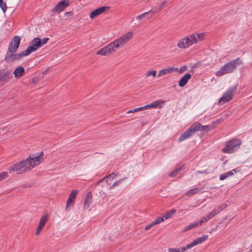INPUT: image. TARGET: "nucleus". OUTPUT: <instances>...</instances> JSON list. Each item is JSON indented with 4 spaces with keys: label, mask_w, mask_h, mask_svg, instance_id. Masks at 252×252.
Instances as JSON below:
<instances>
[{
    "label": "nucleus",
    "mask_w": 252,
    "mask_h": 252,
    "mask_svg": "<svg viewBox=\"0 0 252 252\" xmlns=\"http://www.w3.org/2000/svg\"><path fill=\"white\" fill-rule=\"evenodd\" d=\"M44 154L42 152L36 157H29L25 160L18 161L8 168L10 173L16 172L18 174H23L30 171L44 161Z\"/></svg>",
    "instance_id": "nucleus-1"
},
{
    "label": "nucleus",
    "mask_w": 252,
    "mask_h": 252,
    "mask_svg": "<svg viewBox=\"0 0 252 252\" xmlns=\"http://www.w3.org/2000/svg\"><path fill=\"white\" fill-rule=\"evenodd\" d=\"M133 36V32H127L98 50L96 54L97 55L109 56L116 52L120 48H123L131 41Z\"/></svg>",
    "instance_id": "nucleus-2"
},
{
    "label": "nucleus",
    "mask_w": 252,
    "mask_h": 252,
    "mask_svg": "<svg viewBox=\"0 0 252 252\" xmlns=\"http://www.w3.org/2000/svg\"><path fill=\"white\" fill-rule=\"evenodd\" d=\"M21 38L19 36H15L12 41L10 43L8 51L5 57V60L6 62H13L14 61H19L21 59L25 57V55H22V52L14 54L18 48Z\"/></svg>",
    "instance_id": "nucleus-3"
},
{
    "label": "nucleus",
    "mask_w": 252,
    "mask_h": 252,
    "mask_svg": "<svg viewBox=\"0 0 252 252\" xmlns=\"http://www.w3.org/2000/svg\"><path fill=\"white\" fill-rule=\"evenodd\" d=\"M204 38V33H196L189 34L180 38L177 42V46L182 50H185L192 45L202 41Z\"/></svg>",
    "instance_id": "nucleus-4"
},
{
    "label": "nucleus",
    "mask_w": 252,
    "mask_h": 252,
    "mask_svg": "<svg viewBox=\"0 0 252 252\" xmlns=\"http://www.w3.org/2000/svg\"><path fill=\"white\" fill-rule=\"evenodd\" d=\"M241 144L240 140L234 139L227 142L222 151L225 153L231 154L237 151Z\"/></svg>",
    "instance_id": "nucleus-5"
},
{
    "label": "nucleus",
    "mask_w": 252,
    "mask_h": 252,
    "mask_svg": "<svg viewBox=\"0 0 252 252\" xmlns=\"http://www.w3.org/2000/svg\"><path fill=\"white\" fill-rule=\"evenodd\" d=\"M40 47L39 38L36 37L31 41L30 45L28 47L26 50L22 52V55H25V57L27 56Z\"/></svg>",
    "instance_id": "nucleus-6"
},
{
    "label": "nucleus",
    "mask_w": 252,
    "mask_h": 252,
    "mask_svg": "<svg viewBox=\"0 0 252 252\" xmlns=\"http://www.w3.org/2000/svg\"><path fill=\"white\" fill-rule=\"evenodd\" d=\"M236 87H233L229 89L220 99L219 104L221 105L224 103L229 101L232 98L233 94L236 92Z\"/></svg>",
    "instance_id": "nucleus-7"
},
{
    "label": "nucleus",
    "mask_w": 252,
    "mask_h": 252,
    "mask_svg": "<svg viewBox=\"0 0 252 252\" xmlns=\"http://www.w3.org/2000/svg\"><path fill=\"white\" fill-rule=\"evenodd\" d=\"M236 67L235 64H225L220 70L216 72V75L218 76L232 71Z\"/></svg>",
    "instance_id": "nucleus-8"
},
{
    "label": "nucleus",
    "mask_w": 252,
    "mask_h": 252,
    "mask_svg": "<svg viewBox=\"0 0 252 252\" xmlns=\"http://www.w3.org/2000/svg\"><path fill=\"white\" fill-rule=\"evenodd\" d=\"M68 1L64 0L59 2L52 9V11L55 13H59L63 11L65 7L68 6Z\"/></svg>",
    "instance_id": "nucleus-9"
},
{
    "label": "nucleus",
    "mask_w": 252,
    "mask_h": 252,
    "mask_svg": "<svg viewBox=\"0 0 252 252\" xmlns=\"http://www.w3.org/2000/svg\"><path fill=\"white\" fill-rule=\"evenodd\" d=\"M48 220V215L45 214L42 215L40 219L36 231L35 232V235L38 236L42 230V229L44 227L46 223Z\"/></svg>",
    "instance_id": "nucleus-10"
},
{
    "label": "nucleus",
    "mask_w": 252,
    "mask_h": 252,
    "mask_svg": "<svg viewBox=\"0 0 252 252\" xmlns=\"http://www.w3.org/2000/svg\"><path fill=\"white\" fill-rule=\"evenodd\" d=\"M109 9L108 6H102L99 8L96 9L90 14V18L91 19H94L99 15L106 12Z\"/></svg>",
    "instance_id": "nucleus-11"
},
{
    "label": "nucleus",
    "mask_w": 252,
    "mask_h": 252,
    "mask_svg": "<svg viewBox=\"0 0 252 252\" xmlns=\"http://www.w3.org/2000/svg\"><path fill=\"white\" fill-rule=\"evenodd\" d=\"M208 239V235H203L201 237L197 238L196 240L193 241L192 243L187 245V248L190 249L191 248L203 243L205 242Z\"/></svg>",
    "instance_id": "nucleus-12"
},
{
    "label": "nucleus",
    "mask_w": 252,
    "mask_h": 252,
    "mask_svg": "<svg viewBox=\"0 0 252 252\" xmlns=\"http://www.w3.org/2000/svg\"><path fill=\"white\" fill-rule=\"evenodd\" d=\"M165 101L163 100H158L152 102L149 104L150 108H161L164 105Z\"/></svg>",
    "instance_id": "nucleus-13"
},
{
    "label": "nucleus",
    "mask_w": 252,
    "mask_h": 252,
    "mask_svg": "<svg viewBox=\"0 0 252 252\" xmlns=\"http://www.w3.org/2000/svg\"><path fill=\"white\" fill-rule=\"evenodd\" d=\"M191 75L190 74H186L183 76L179 82V86L181 87H184L188 83V81L190 79Z\"/></svg>",
    "instance_id": "nucleus-14"
},
{
    "label": "nucleus",
    "mask_w": 252,
    "mask_h": 252,
    "mask_svg": "<svg viewBox=\"0 0 252 252\" xmlns=\"http://www.w3.org/2000/svg\"><path fill=\"white\" fill-rule=\"evenodd\" d=\"M25 73V69L22 66H19L16 68L13 72L14 77L19 78L22 77Z\"/></svg>",
    "instance_id": "nucleus-15"
},
{
    "label": "nucleus",
    "mask_w": 252,
    "mask_h": 252,
    "mask_svg": "<svg viewBox=\"0 0 252 252\" xmlns=\"http://www.w3.org/2000/svg\"><path fill=\"white\" fill-rule=\"evenodd\" d=\"M193 134L189 130L188 128L185 132L182 134L180 137L178 139V142H180L184 140H185L191 136H192Z\"/></svg>",
    "instance_id": "nucleus-16"
},
{
    "label": "nucleus",
    "mask_w": 252,
    "mask_h": 252,
    "mask_svg": "<svg viewBox=\"0 0 252 252\" xmlns=\"http://www.w3.org/2000/svg\"><path fill=\"white\" fill-rule=\"evenodd\" d=\"M201 127L202 125L199 123L196 122L192 125L189 129L194 134L195 132L201 130Z\"/></svg>",
    "instance_id": "nucleus-17"
},
{
    "label": "nucleus",
    "mask_w": 252,
    "mask_h": 252,
    "mask_svg": "<svg viewBox=\"0 0 252 252\" xmlns=\"http://www.w3.org/2000/svg\"><path fill=\"white\" fill-rule=\"evenodd\" d=\"M92 194L91 192H89L87 193L86 197L84 203V208L85 209H87L89 207L90 204L92 203Z\"/></svg>",
    "instance_id": "nucleus-18"
},
{
    "label": "nucleus",
    "mask_w": 252,
    "mask_h": 252,
    "mask_svg": "<svg viewBox=\"0 0 252 252\" xmlns=\"http://www.w3.org/2000/svg\"><path fill=\"white\" fill-rule=\"evenodd\" d=\"M10 72L8 71L0 70V82L7 80L9 78Z\"/></svg>",
    "instance_id": "nucleus-19"
},
{
    "label": "nucleus",
    "mask_w": 252,
    "mask_h": 252,
    "mask_svg": "<svg viewBox=\"0 0 252 252\" xmlns=\"http://www.w3.org/2000/svg\"><path fill=\"white\" fill-rule=\"evenodd\" d=\"M174 70V68L173 67H169L167 68H164L161 70L158 74V77H160L163 75L168 74L170 72H173Z\"/></svg>",
    "instance_id": "nucleus-20"
},
{
    "label": "nucleus",
    "mask_w": 252,
    "mask_h": 252,
    "mask_svg": "<svg viewBox=\"0 0 252 252\" xmlns=\"http://www.w3.org/2000/svg\"><path fill=\"white\" fill-rule=\"evenodd\" d=\"M202 188H194L189 190L187 191L185 193V195L188 196H191L198 192L201 191Z\"/></svg>",
    "instance_id": "nucleus-21"
},
{
    "label": "nucleus",
    "mask_w": 252,
    "mask_h": 252,
    "mask_svg": "<svg viewBox=\"0 0 252 252\" xmlns=\"http://www.w3.org/2000/svg\"><path fill=\"white\" fill-rule=\"evenodd\" d=\"M189 249L187 248V246L185 247L179 248H169L168 252H185Z\"/></svg>",
    "instance_id": "nucleus-22"
},
{
    "label": "nucleus",
    "mask_w": 252,
    "mask_h": 252,
    "mask_svg": "<svg viewBox=\"0 0 252 252\" xmlns=\"http://www.w3.org/2000/svg\"><path fill=\"white\" fill-rule=\"evenodd\" d=\"M198 225H199L198 222L197 221H194L190 224H189V225H188L187 227H185L184 229V231H187L189 230L192 229L193 228L197 227Z\"/></svg>",
    "instance_id": "nucleus-23"
},
{
    "label": "nucleus",
    "mask_w": 252,
    "mask_h": 252,
    "mask_svg": "<svg viewBox=\"0 0 252 252\" xmlns=\"http://www.w3.org/2000/svg\"><path fill=\"white\" fill-rule=\"evenodd\" d=\"M176 212V210L175 209H171L168 211H167L164 215L163 216V217H164L165 219V220H167L169 218H170V217H171V216L174 214Z\"/></svg>",
    "instance_id": "nucleus-24"
},
{
    "label": "nucleus",
    "mask_w": 252,
    "mask_h": 252,
    "mask_svg": "<svg viewBox=\"0 0 252 252\" xmlns=\"http://www.w3.org/2000/svg\"><path fill=\"white\" fill-rule=\"evenodd\" d=\"M233 175V173L232 171H229L226 173H224L223 174H221L220 176V180H224L226 178H228L229 176H232Z\"/></svg>",
    "instance_id": "nucleus-25"
},
{
    "label": "nucleus",
    "mask_w": 252,
    "mask_h": 252,
    "mask_svg": "<svg viewBox=\"0 0 252 252\" xmlns=\"http://www.w3.org/2000/svg\"><path fill=\"white\" fill-rule=\"evenodd\" d=\"M74 200L71 199L70 198H68V200L66 203L65 209L68 210V208L70 206H72L74 204Z\"/></svg>",
    "instance_id": "nucleus-26"
},
{
    "label": "nucleus",
    "mask_w": 252,
    "mask_h": 252,
    "mask_svg": "<svg viewBox=\"0 0 252 252\" xmlns=\"http://www.w3.org/2000/svg\"><path fill=\"white\" fill-rule=\"evenodd\" d=\"M8 175V173L7 171H3L0 172V182L6 179Z\"/></svg>",
    "instance_id": "nucleus-27"
},
{
    "label": "nucleus",
    "mask_w": 252,
    "mask_h": 252,
    "mask_svg": "<svg viewBox=\"0 0 252 252\" xmlns=\"http://www.w3.org/2000/svg\"><path fill=\"white\" fill-rule=\"evenodd\" d=\"M78 193V190L76 189L72 190L69 196V198L75 200Z\"/></svg>",
    "instance_id": "nucleus-28"
},
{
    "label": "nucleus",
    "mask_w": 252,
    "mask_h": 252,
    "mask_svg": "<svg viewBox=\"0 0 252 252\" xmlns=\"http://www.w3.org/2000/svg\"><path fill=\"white\" fill-rule=\"evenodd\" d=\"M156 71L155 70H148L145 75L147 77H149V76H150L151 75H152L153 76V77H155L156 75Z\"/></svg>",
    "instance_id": "nucleus-29"
},
{
    "label": "nucleus",
    "mask_w": 252,
    "mask_h": 252,
    "mask_svg": "<svg viewBox=\"0 0 252 252\" xmlns=\"http://www.w3.org/2000/svg\"><path fill=\"white\" fill-rule=\"evenodd\" d=\"M0 7L3 12H5L7 9L6 5L3 0H0Z\"/></svg>",
    "instance_id": "nucleus-30"
},
{
    "label": "nucleus",
    "mask_w": 252,
    "mask_h": 252,
    "mask_svg": "<svg viewBox=\"0 0 252 252\" xmlns=\"http://www.w3.org/2000/svg\"><path fill=\"white\" fill-rule=\"evenodd\" d=\"M215 126H202L201 127V130H207L210 131L214 129Z\"/></svg>",
    "instance_id": "nucleus-31"
},
{
    "label": "nucleus",
    "mask_w": 252,
    "mask_h": 252,
    "mask_svg": "<svg viewBox=\"0 0 252 252\" xmlns=\"http://www.w3.org/2000/svg\"><path fill=\"white\" fill-rule=\"evenodd\" d=\"M149 12H145L144 13H143L141 15H138L136 17V19L137 20L140 21L142 19L145 18L146 16L148 14Z\"/></svg>",
    "instance_id": "nucleus-32"
},
{
    "label": "nucleus",
    "mask_w": 252,
    "mask_h": 252,
    "mask_svg": "<svg viewBox=\"0 0 252 252\" xmlns=\"http://www.w3.org/2000/svg\"><path fill=\"white\" fill-rule=\"evenodd\" d=\"M181 169V168H180L178 169H176L174 170V171H173L172 172H171L169 174L170 177H174L176 176Z\"/></svg>",
    "instance_id": "nucleus-33"
},
{
    "label": "nucleus",
    "mask_w": 252,
    "mask_h": 252,
    "mask_svg": "<svg viewBox=\"0 0 252 252\" xmlns=\"http://www.w3.org/2000/svg\"><path fill=\"white\" fill-rule=\"evenodd\" d=\"M164 221V219L163 217L161 218H157L154 221H153V223H154V224L156 225L157 224L161 223Z\"/></svg>",
    "instance_id": "nucleus-34"
},
{
    "label": "nucleus",
    "mask_w": 252,
    "mask_h": 252,
    "mask_svg": "<svg viewBox=\"0 0 252 252\" xmlns=\"http://www.w3.org/2000/svg\"><path fill=\"white\" fill-rule=\"evenodd\" d=\"M49 38L48 37L44 38L41 40L39 38V42H40L41 47L45 45L49 40Z\"/></svg>",
    "instance_id": "nucleus-35"
},
{
    "label": "nucleus",
    "mask_w": 252,
    "mask_h": 252,
    "mask_svg": "<svg viewBox=\"0 0 252 252\" xmlns=\"http://www.w3.org/2000/svg\"><path fill=\"white\" fill-rule=\"evenodd\" d=\"M208 220H209L208 219V217H203L199 222H198V223L199 224V225H202L203 223H204V222H207Z\"/></svg>",
    "instance_id": "nucleus-36"
},
{
    "label": "nucleus",
    "mask_w": 252,
    "mask_h": 252,
    "mask_svg": "<svg viewBox=\"0 0 252 252\" xmlns=\"http://www.w3.org/2000/svg\"><path fill=\"white\" fill-rule=\"evenodd\" d=\"M227 206V204H220L219 205H218L217 206V208L220 210V211H222L223 210V209H224Z\"/></svg>",
    "instance_id": "nucleus-37"
},
{
    "label": "nucleus",
    "mask_w": 252,
    "mask_h": 252,
    "mask_svg": "<svg viewBox=\"0 0 252 252\" xmlns=\"http://www.w3.org/2000/svg\"><path fill=\"white\" fill-rule=\"evenodd\" d=\"M216 215V214H215V213H214L213 210L210 212L209 213V214L207 215V217H208V219L209 220H210L212 218H213L214 217H215V216Z\"/></svg>",
    "instance_id": "nucleus-38"
},
{
    "label": "nucleus",
    "mask_w": 252,
    "mask_h": 252,
    "mask_svg": "<svg viewBox=\"0 0 252 252\" xmlns=\"http://www.w3.org/2000/svg\"><path fill=\"white\" fill-rule=\"evenodd\" d=\"M139 111H141L140 108L138 107V108H134V109H133L128 111L127 112V113L128 114V113H135V112H137Z\"/></svg>",
    "instance_id": "nucleus-39"
},
{
    "label": "nucleus",
    "mask_w": 252,
    "mask_h": 252,
    "mask_svg": "<svg viewBox=\"0 0 252 252\" xmlns=\"http://www.w3.org/2000/svg\"><path fill=\"white\" fill-rule=\"evenodd\" d=\"M154 225H155L154 223H153V222H152L151 223L147 225V226H146L144 229H145V230H148Z\"/></svg>",
    "instance_id": "nucleus-40"
},
{
    "label": "nucleus",
    "mask_w": 252,
    "mask_h": 252,
    "mask_svg": "<svg viewBox=\"0 0 252 252\" xmlns=\"http://www.w3.org/2000/svg\"><path fill=\"white\" fill-rule=\"evenodd\" d=\"M115 175L114 174H110L107 177H105V178H104L103 179V180H105L106 181H108V179H110L111 178L112 179H113L114 177L115 176Z\"/></svg>",
    "instance_id": "nucleus-41"
},
{
    "label": "nucleus",
    "mask_w": 252,
    "mask_h": 252,
    "mask_svg": "<svg viewBox=\"0 0 252 252\" xmlns=\"http://www.w3.org/2000/svg\"><path fill=\"white\" fill-rule=\"evenodd\" d=\"M140 110L141 111L144 110H145V109H150L149 104H148L147 105H145L144 106L140 107Z\"/></svg>",
    "instance_id": "nucleus-42"
},
{
    "label": "nucleus",
    "mask_w": 252,
    "mask_h": 252,
    "mask_svg": "<svg viewBox=\"0 0 252 252\" xmlns=\"http://www.w3.org/2000/svg\"><path fill=\"white\" fill-rule=\"evenodd\" d=\"M187 70V66L186 65H184L180 68L179 72H183Z\"/></svg>",
    "instance_id": "nucleus-43"
},
{
    "label": "nucleus",
    "mask_w": 252,
    "mask_h": 252,
    "mask_svg": "<svg viewBox=\"0 0 252 252\" xmlns=\"http://www.w3.org/2000/svg\"><path fill=\"white\" fill-rule=\"evenodd\" d=\"M122 180H120L118 181H116L115 182H114V183L112 185V186L110 187V189H112L113 188H114V187L116 186H118L119 185V182L121 181Z\"/></svg>",
    "instance_id": "nucleus-44"
},
{
    "label": "nucleus",
    "mask_w": 252,
    "mask_h": 252,
    "mask_svg": "<svg viewBox=\"0 0 252 252\" xmlns=\"http://www.w3.org/2000/svg\"><path fill=\"white\" fill-rule=\"evenodd\" d=\"M240 62H242V61L239 58H238L233 62H230L229 63H240Z\"/></svg>",
    "instance_id": "nucleus-45"
},
{
    "label": "nucleus",
    "mask_w": 252,
    "mask_h": 252,
    "mask_svg": "<svg viewBox=\"0 0 252 252\" xmlns=\"http://www.w3.org/2000/svg\"><path fill=\"white\" fill-rule=\"evenodd\" d=\"M213 211L214 213H215L216 215L220 212V210L217 207L216 208H215L214 210H213Z\"/></svg>",
    "instance_id": "nucleus-46"
},
{
    "label": "nucleus",
    "mask_w": 252,
    "mask_h": 252,
    "mask_svg": "<svg viewBox=\"0 0 252 252\" xmlns=\"http://www.w3.org/2000/svg\"><path fill=\"white\" fill-rule=\"evenodd\" d=\"M165 3V1H163V2H162V3L161 4V5H160V7H159V8H160V9H161V8H162L163 7V6H164V5Z\"/></svg>",
    "instance_id": "nucleus-47"
},
{
    "label": "nucleus",
    "mask_w": 252,
    "mask_h": 252,
    "mask_svg": "<svg viewBox=\"0 0 252 252\" xmlns=\"http://www.w3.org/2000/svg\"><path fill=\"white\" fill-rule=\"evenodd\" d=\"M239 171V170H238L237 168H236V169H233V170H231V171H232V172H233H233L236 173V172H238Z\"/></svg>",
    "instance_id": "nucleus-48"
},
{
    "label": "nucleus",
    "mask_w": 252,
    "mask_h": 252,
    "mask_svg": "<svg viewBox=\"0 0 252 252\" xmlns=\"http://www.w3.org/2000/svg\"><path fill=\"white\" fill-rule=\"evenodd\" d=\"M220 119H218L217 120L216 122H215L214 123V124H219L220 123Z\"/></svg>",
    "instance_id": "nucleus-49"
},
{
    "label": "nucleus",
    "mask_w": 252,
    "mask_h": 252,
    "mask_svg": "<svg viewBox=\"0 0 252 252\" xmlns=\"http://www.w3.org/2000/svg\"><path fill=\"white\" fill-rule=\"evenodd\" d=\"M196 67H197L196 65H195L193 66L191 68H194Z\"/></svg>",
    "instance_id": "nucleus-50"
},
{
    "label": "nucleus",
    "mask_w": 252,
    "mask_h": 252,
    "mask_svg": "<svg viewBox=\"0 0 252 252\" xmlns=\"http://www.w3.org/2000/svg\"><path fill=\"white\" fill-rule=\"evenodd\" d=\"M248 252H252V250L249 251Z\"/></svg>",
    "instance_id": "nucleus-51"
}]
</instances>
